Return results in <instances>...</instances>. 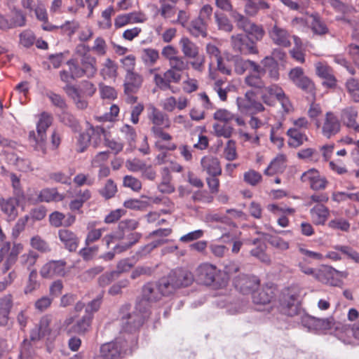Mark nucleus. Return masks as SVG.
Returning a JSON list of instances; mask_svg holds the SVG:
<instances>
[{"instance_id":"46","label":"nucleus","mask_w":359,"mask_h":359,"mask_svg":"<svg viewBox=\"0 0 359 359\" xmlns=\"http://www.w3.org/2000/svg\"><path fill=\"white\" fill-rule=\"evenodd\" d=\"M255 93L252 90H248L245 93L243 97H238L236 100L239 110L243 113H248V109L250 107L252 102L255 100Z\"/></svg>"},{"instance_id":"30","label":"nucleus","mask_w":359,"mask_h":359,"mask_svg":"<svg viewBox=\"0 0 359 359\" xmlns=\"http://www.w3.org/2000/svg\"><path fill=\"white\" fill-rule=\"evenodd\" d=\"M81 67L85 76L93 77L97 73L96 58L88 54H84L81 59Z\"/></svg>"},{"instance_id":"39","label":"nucleus","mask_w":359,"mask_h":359,"mask_svg":"<svg viewBox=\"0 0 359 359\" xmlns=\"http://www.w3.org/2000/svg\"><path fill=\"white\" fill-rule=\"evenodd\" d=\"M262 76H263L262 73H254L252 72H250L245 76L244 83L248 87L257 90L262 89L264 88L265 83Z\"/></svg>"},{"instance_id":"22","label":"nucleus","mask_w":359,"mask_h":359,"mask_svg":"<svg viewBox=\"0 0 359 359\" xmlns=\"http://www.w3.org/2000/svg\"><path fill=\"white\" fill-rule=\"evenodd\" d=\"M143 79L135 72L127 73L124 81V93L127 95L136 93L142 86Z\"/></svg>"},{"instance_id":"24","label":"nucleus","mask_w":359,"mask_h":359,"mask_svg":"<svg viewBox=\"0 0 359 359\" xmlns=\"http://www.w3.org/2000/svg\"><path fill=\"white\" fill-rule=\"evenodd\" d=\"M313 223L316 225H324L330 217V210L323 204H317L310 210Z\"/></svg>"},{"instance_id":"13","label":"nucleus","mask_w":359,"mask_h":359,"mask_svg":"<svg viewBox=\"0 0 359 359\" xmlns=\"http://www.w3.org/2000/svg\"><path fill=\"white\" fill-rule=\"evenodd\" d=\"M52 121L53 118L50 115L46 112L42 113L36 126L38 137H36L34 131L30 132L29 133V137L31 138L33 137L36 142L41 147L43 151H44L43 142L46 139V131L52 124Z\"/></svg>"},{"instance_id":"28","label":"nucleus","mask_w":359,"mask_h":359,"mask_svg":"<svg viewBox=\"0 0 359 359\" xmlns=\"http://www.w3.org/2000/svg\"><path fill=\"white\" fill-rule=\"evenodd\" d=\"M64 196L60 194L55 188H46L42 189L35 200L36 203L59 202L64 199Z\"/></svg>"},{"instance_id":"26","label":"nucleus","mask_w":359,"mask_h":359,"mask_svg":"<svg viewBox=\"0 0 359 359\" xmlns=\"http://www.w3.org/2000/svg\"><path fill=\"white\" fill-rule=\"evenodd\" d=\"M92 320V316L90 314H85L81 319L72 325L67 330V334L69 336L76 334H84L87 332L90 327Z\"/></svg>"},{"instance_id":"4","label":"nucleus","mask_w":359,"mask_h":359,"mask_svg":"<svg viewBox=\"0 0 359 359\" xmlns=\"http://www.w3.org/2000/svg\"><path fill=\"white\" fill-rule=\"evenodd\" d=\"M302 289L297 285L285 288L280 297L282 311L288 316L297 314Z\"/></svg>"},{"instance_id":"43","label":"nucleus","mask_w":359,"mask_h":359,"mask_svg":"<svg viewBox=\"0 0 359 359\" xmlns=\"http://www.w3.org/2000/svg\"><path fill=\"white\" fill-rule=\"evenodd\" d=\"M59 119L65 126L69 127L72 131L78 132L80 124L76 117L67 111L63 110L59 115Z\"/></svg>"},{"instance_id":"9","label":"nucleus","mask_w":359,"mask_h":359,"mask_svg":"<svg viewBox=\"0 0 359 359\" xmlns=\"http://www.w3.org/2000/svg\"><path fill=\"white\" fill-rule=\"evenodd\" d=\"M181 79L182 74H180L170 68L166 70L163 75L155 74L154 76V81L158 88L161 90H171L172 92H174V90L170 83H179Z\"/></svg>"},{"instance_id":"36","label":"nucleus","mask_w":359,"mask_h":359,"mask_svg":"<svg viewBox=\"0 0 359 359\" xmlns=\"http://www.w3.org/2000/svg\"><path fill=\"white\" fill-rule=\"evenodd\" d=\"M285 168V157L284 155H279L275 158L264 170L266 175H273L278 172H283Z\"/></svg>"},{"instance_id":"49","label":"nucleus","mask_w":359,"mask_h":359,"mask_svg":"<svg viewBox=\"0 0 359 359\" xmlns=\"http://www.w3.org/2000/svg\"><path fill=\"white\" fill-rule=\"evenodd\" d=\"M215 22L219 30L226 32H231L233 30V26L231 23L229 19L222 13L215 12L214 14Z\"/></svg>"},{"instance_id":"41","label":"nucleus","mask_w":359,"mask_h":359,"mask_svg":"<svg viewBox=\"0 0 359 359\" xmlns=\"http://www.w3.org/2000/svg\"><path fill=\"white\" fill-rule=\"evenodd\" d=\"M170 273L167 276L161 278L157 283V285L162 296H168L176 290Z\"/></svg>"},{"instance_id":"25","label":"nucleus","mask_w":359,"mask_h":359,"mask_svg":"<svg viewBox=\"0 0 359 359\" xmlns=\"http://www.w3.org/2000/svg\"><path fill=\"white\" fill-rule=\"evenodd\" d=\"M273 297L274 293L273 289L268 286L255 290L252 294V302L257 305L269 304Z\"/></svg>"},{"instance_id":"11","label":"nucleus","mask_w":359,"mask_h":359,"mask_svg":"<svg viewBox=\"0 0 359 359\" xmlns=\"http://www.w3.org/2000/svg\"><path fill=\"white\" fill-rule=\"evenodd\" d=\"M259 284L260 280L258 277L252 275L242 274L234 280L236 288L244 294H252L255 290L259 287Z\"/></svg>"},{"instance_id":"12","label":"nucleus","mask_w":359,"mask_h":359,"mask_svg":"<svg viewBox=\"0 0 359 359\" xmlns=\"http://www.w3.org/2000/svg\"><path fill=\"white\" fill-rule=\"evenodd\" d=\"M310 262L306 257H303L299 260L297 266L299 271L306 275L311 276L316 280L327 283L325 280V276L331 273L332 268L324 266L321 269H313L309 266Z\"/></svg>"},{"instance_id":"56","label":"nucleus","mask_w":359,"mask_h":359,"mask_svg":"<svg viewBox=\"0 0 359 359\" xmlns=\"http://www.w3.org/2000/svg\"><path fill=\"white\" fill-rule=\"evenodd\" d=\"M121 133L124 135L130 147H134L137 138L135 129L128 124H125L121 128Z\"/></svg>"},{"instance_id":"31","label":"nucleus","mask_w":359,"mask_h":359,"mask_svg":"<svg viewBox=\"0 0 359 359\" xmlns=\"http://www.w3.org/2000/svg\"><path fill=\"white\" fill-rule=\"evenodd\" d=\"M289 137L288 144L291 147L297 148L308 141L307 135L297 128H291L287 131Z\"/></svg>"},{"instance_id":"8","label":"nucleus","mask_w":359,"mask_h":359,"mask_svg":"<svg viewBox=\"0 0 359 359\" xmlns=\"http://www.w3.org/2000/svg\"><path fill=\"white\" fill-rule=\"evenodd\" d=\"M67 262L64 259L50 260L44 264L39 273L43 278H52L55 276L64 277L66 274Z\"/></svg>"},{"instance_id":"1","label":"nucleus","mask_w":359,"mask_h":359,"mask_svg":"<svg viewBox=\"0 0 359 359\" xmlns=\"http://www.w3.org/2000/svg\"><path fill=\"white\" fill-rule=\"evenodd\" d=\"M136 345L137 339L134 336H128V339L118 337L113 341L102 345L98 359H121L131 354Z\"/></svg>"},{"instance_id":"17","label":"nucleus","mask_w":359,"mask_h":359,"mask_svg":"<svg viewBox=\"0 0 359 359\" xmlns=\"http://www.w3.org/2000/svg\"><path fill=\"white\" fill-rule=\"evenodd\" d=\"M58 238L69 252L76 251L80 240L74 231L67 229H61L58 231Z\"/></svg>"},{"instance_id":"45","label":"nucleus","mask_w":359,"mask_h":359,"mask_svg":"<svg viewBox=\"0 0 359 359\" xmlns=\"http://www.w3.org/2000/svg\"><path fill=\"white\" fill-rule=\"evenodd\" d=\"M38 258L39 255L36 252L30 250L20 257L19 263L22 266L31 271L33 269L32 268L35 265Z\"/></svg>"},{"instance_id":"14","label":"nucleus","mask_w":359,"mask_h":359,"mask_svg":"<svg viewBox=\"0 0 359 359\" xmlns=\"http://www.w3.org/2000/svg\"><path fill=\"white\" fill-rule=\"evenodd\" d=\"M269 36L272 42L277 46L287 48L291 45L290 34L286 29L277 24L269 30Z\"/></svg>"},{"instance_id":"62","label":"nucleus","mask_w":359,"mask_h":359,"mask_svg":"<svg viewBox=\"0 0 359 359\" xmlns=\"http://www.w3.org/2000/svg\"><path fill=\"white\" fill-rule=\"evenodd\" d=\"M213 130L216 136L225 138H229L233 133L232 127L219 123H215L213 125Z\"/></svg>"},{"instance_id":"6","label":"nucleus","mask_w":359,"mask_h":359,"mask_svg":"<svg viewBox=\"0 0 359 359\" xmlns=\"http://www.w3.org/2000/svg\"><path fill=\"white\" fill-rule=\"evenodd\" d=\"M301 180L309 185L314 191H322L326 189L329 182L326 177L321 175L318 170L312 168L304 172L301 176Z\"/></svg>"},{"instance_id":"18","label":"nucleus","mask_w":359,"mask_h":359,"mask_svg":"<svg viewBox=\"0 0 359 359\" xmlns=\"http://www.w3.org/2000/svg\"><path fill=\"white\" fill-rule=\"evenodd\" d=\"M142 299L139 303H142V307L147 306V302H156L161 299L162 294L156 283H147L142 287Z\"/></svg>"},{"instance_id":"35","label":"nucleus","mask_w":359,"mask_h":359,"mask_svg":"<svg viewBox=\"0 0 359 359\" xmlns=\"http://www.w3.org/2000/svg\"><path fill=\"white\" fill-rule=\"evenodd\" d=\"M310 18L311 19V28L314 34L324 35L328 33V27L318 13L311 14Z\"/></svg>"},{"instance_id":"54","label":"nucleus","mask_w":359,"mask_h":359,"mask_svg":"<svg viewBox=\"0 0 359 359\" xmlns=\"http://www.w3.org/2000/svg\"><path fill=\"white\" fill-rule=\"evenodd\" d=\"M170 69L182 74V73L189 69V62L183 57L177 56L169 62Z\"/></svg>"},{"instance_id":"48","label":"nucleus","mask_w":359,"mask_h":359,"mask_svg":"<svg viewBox=\"0 0 359 359\" xmlns=\"http://www.w3.org/2000/svg\"><path fill=\"white\" fill-rule=\"evenodd\" d=\"M117 65L110 58L106 59L104 67L101 69V74L106 79H115L117 76Z\"/></svg>"},{"instance_id":"29","label":"nucleus","mask_w":359,"mask_h":359,"mask_svg":"<svg viewBox=\"0 0 359 359\" xmlns=\"http://www.w3.org/2000/svg\"><path fill=\"white\" fill-rule=\"evenodd\" d=\"M358 111L353 107H347L341 111V118L344 124L355 130L359 132V124L356 121Z\"/></svg>"},{"instance_id":"40","label":"nucleus","mask_w":359,"mask_h":359,"mask_svg":"<svg viewBox=\"0 0 359 359\" xmlns=\"http://www.w3.org/2000/svg\"><path fill=\"white\" fill-rule=\"evenodd\" d=\"M117 192V185L111 179H108L104 186L98 190L99 194L105 200L114 198Z\"/></svg>"},{"instance_id":"32","label":"nucleus","mask_w":359,"mask_h":359,"mask_svg":"<svg viewBox=\"0 0 359 359\" xmlns=\"http://www.w3.org/2000/svg\"><path fill=\"white\" fill-rule=\"evenodd\" d=\"M13 306V297L11 294H6L0 299V325H6L8 321V316Z\"/></svg>"},{"instance_id":"38","label":"nucleus","mask_w":359,"mask_h":359,"mask_svg":"<svg viewBox=\"0 0 359 359\" xmlns=\"http://www.w3.org/2000/svg\"><path fill=\"white\" fill-rule=\"evenodd\" d=\"M1 210L10 220H13L18 216V202L13 198L4 200L0 203Z\"/></svg>"},{"instance_id":"15","label":"nucleus","mask_w":359,"mask_h":359,"mask_svg":"<svg viewBox=\"0 0 359 359\" xmlns=\"http://www.w3.org/2000/svg\"><path fill=\"white\" fill-rule=\"evenodd\" d=\"M169 273L176 290L191 285L194 280V276L190 271L182 268L175 269Z\"/></svg>"},{"instance_id":"16","label":"nucleus","mask_w":359,"mask_h":359,"mask_svg":"<svg viewBox=\"0 0 359 359\" xmlns=\"http://www.w3.org/2000/svg\"><path fill=\"white\" fill-rule=\"evenodd\" d=\"M233 61L234 72L238 75H243L248 70L254 73L261 71V65L253 60L236 56L233 58Z\"/></svg>"},{"instance_id":"44","label":"nucleus","mask_w":359,"mask_h":359,"mask_svg":"<svg viewBox=\"0 0 359 359\" xmlns=\"http://www.w3.org/2000/svg\"><path fill=\"white\" fill-rule=\"evenodd\" d=\"M159 57L158 51L154 48H144L141 52L142 60L147 66L154 65L158 60Z\"/></svg>"},{"instance_id":"21","label":"nucleus","mask_w":359,"mask_h":359,"mask_svg":"<svg viewBox=\"0 0 359 359\" xmlns=\"http://www.w3.org/2000/svg\"><path fill=\"white\" fill-rule=\"evenodd\" d=\"M261 71L256 73H262L263 75L267 73L268 76L273 80L278 81L280 78V67L277 61L271 57H264L261 60Z\"/></svg>"},{"instance_id":"23","label":"nucleus","mask_w":359,"mask_h":359,"mask_svg":"<svg viewBox=\"0 0 359 359\" xmlns=\"http://www.w3.org/2000/svg\"><path fill=\"white\" fill-rule=\"evenodd\" d=\"M202 170L208 175H221L222 168L219 159L212 156H203L201 160Z\"/></svg>"},{"instance_id":"50","label":"nucleus","mask_w":359,"mask_h":359,"mask_svg":"<svg viewBox=\"0 0 359 359\" xmlns=\"http://www.w3.org/2000/svg\"><path fill=\"white\" fill-rule=\"evenodd\" d=\"M38 273L36 269L31 270L27 284L24 288L25 294H30L36 290L40 287V283L37 280Z\"/></svg>"},{"instance_id":"47","label":"nucleus","mask_w":359,"mask_h":359,"mask_svg":"<svg viewBox=\"0 0 359 359\" xmlns=\"http://www.w3.org/2000/svg\"><path fill=\"white\" fill-rule=\"evenodd\" d=\"M30 245L32 248L41 253H48L51 251L48 243L39 235L31 238Z\"/></svg>"},{"instance_id":"5","label":"nucleus","mask_w":359,"mask_h":359,"mask_svg":"<svg viewBox=\"0 0 359 359\" xmlns=\"http://www.w3.org/2000/svg\"><path fill=\"white\" fill-rule=\"evenodd\" d=\"M233 50L241 55H255L259 53L255 43L248 35L238 34L231 36Z\"/></svg>"},{"instance_id":"64","label":"nucleus","mask_w":359,"mask_h":359,"mask_svg":"<svg viewBox=\"0 0 359 359\" xmlns=\"http://www.w3.org/2000/svg\"><path fill=\"white\" fill-rule=\"evenodd\" d=\"M267 241L271 245L278 250H287V249H289V243L285 241L280 237L276 236H270L267 238Z\"/></svg>"},{"instance_id":"52","label":"nucleus","mask_w":359,"mask_h":359,"mask_svg":"<svg viewBox=\"0 0 359 359\" xmlns=\"http://www.w3.org/2000/svg\"><path fill=\"white\" fill-rule=\"evenodd\" d=\"M171 177L166 169L164 170V174L162 176L161 182L158 185V189L160 192L163 194H171L175 191V187L170 183Z\"/></svg>"},{"instance_id":"10","label":"nucleus","mask_w":359,"mask_h":359,"mask_svg":"<svg viewBox=\"0 0 359 359\" xmlns=\"http://www.w3.org/2000/svg\"><path fill=\"white\" fill-rule=\"evenodd\" d=\"M316 75L323 80L322 85L327 88L333 89L337 86V79L333 69L327 64L318 62L315 64Z\"/></svg>"},{"instance_id":"27","label":"nucleus","mask_w":359,"mask_h":359,"mask_svg":"<svg viewBox=\"0 0 359 359\" xmlns=\"http://www.w3.org/2000/svg\"><path fill=\"white\" fill-rule=\"evenodd\" d=\"M7 22L8 29L25 27L27 23L26 14L21 9L14 8L11 11Z\"/></svg>"},{"instance_id":"19","label":"nucleus","mask_w":359,"mask_h":359,"mask_svg":"<svg viewBox=\"0 0 359 359\" xmlns=\"http://www.w3.org/2000/svg\"><path fill=\"white\" fill-rule=\"evenodd\" d=\"M340 122L332 112H327L322 127V133L327 138L337 134L340 130Z\"/></svg>"},{"instance_id":"33","label":"nucleus","mask_w":359,"mask_h":359,"mask_svg":"<svg viewBox=\"0 0 359 359\" xmlns=\"http://www.w3.org/2000/svg\"><path fill=\"white\" fill-rule=\"evenodd\" d=\"M208 24L198 18L192 20L187 27L188 32L194 37L207 36Z\"/></svg>"},{"instance_id":"55","label":"nucleus","mask_w":359,"mask_h":359,"mask_svg":"<svg viewBox=\"0 0 359 359\" xmlns=\"http://www.w3.org/2000/svg\"><path fill=\"white\" fill-rule=\"evenodd\" d=\"M230 16L236 22L237 27L243 29L245 32L252 22L236 10L232 11V13H230Z\"/></svg>"},{"instance_id":"57","label":"nucleus","mask_w":359,"mask_h":359,"mask_svg":"<svg viewBox=\"0 0 359 359\" xmlns=\"http://www.w3.org/2000/svg\"><path fill=\"white\" fill-rule=\"evenodd\" d=\"M311 320L313 321V325L317 330H330L334 325V318H312Z\"/></svg>"},{"instance_id":"63","label":"nucleus","mask_w":359,"mask_h":359,"mask_svg":"<svg viewBox=\"0 0 359 359\" xmlns=\"http://www.w3.org/2000/svg\"><path fill=\"white\" fill-rule=\"evenodd\" d=\"M224 156L227 161H231L237 158L235 141L230 140L227 142L224 150Z\"/></svg>"},{"instance_id":"58","label":"nucleus","mask_w":359,"mask_h":359,"mask_svg":"<svg viewBox=\"0 0 359 359\" xmlns=\"http://www.w3.org/2000/svg\"><path fill=\"white\" fill-rule=\"evenodd\" d=\"M119 113V107L113 104L110 107V109L109 112H106L104 114L101 116H96L95 119L99 122H104V121H113L115 118L118 116Z\"/></svg>"},{"instance_id":"51","label":"nucleus","mask_w":359,"mask_h":359,"mask_svg":"<svg viewBox=\"0 0 359 359\" xmlns=\"http://www.w3.org/2000/svg\"><path fill=\"white\" fill-rule=\"evenodd\" d=\"M332 5L334 8L337 9L339 11L342 12L344 14L342 16H337V20H342L343 22L348 24H351V20L346 15V14L351 13L353 11V8L351 6H346L337 0H334L332 3Z\"/></svg>"},{"instance_id":"3","label":"nucleus","mask_w":359,"mask_h":359,"mask_svg":"<svg viewBox=\"0 0 359 359\" xmlns=\"http://www.w3.org/2000/svg\"><path fill=\"white\" fill-rule=\"evenodd\" d=\"M196 279L199 283L216 289L225 287L228 282V278L221 270L208 263L202 264L198 267Z\"/></svg>"},{"instance_id":"37","label":"nucleus","mask_w":359,"mask_h":359,"mask_svg":"<svg viewBox=\"0 0 359 359\" xmlns=\"http://www.w3.org/2000/svg\"><path fill=\"white\" fill-rule=\"evenodd\" d=\"M88 130L91 137L90 141L94 147H97L100 144L102 137L105 140L106 137L109 135V132L101 126H90Z\"/></svg>"},{"instance_id":"20","label":"nucleus","mask_w":359,"mask_h":359,"mask_svg":"<svg viewBox=\"0 0 359 359\" xmlns=\"http://www.w3.org/2000/svg\"><path fill=\"white\" fill-rule=\"evenodd\" d=\"M148 118L152 123V127L169 128L170 121L168 116L160 111L153 104H150L148 108Z\"/></svg>"},{"instance_id":"61","label":"nucleus","mask_w":359,"mask_h":359,"mask_svg":"<svg viewBox=\"0 0 359 359\" xmlns=\"http://www.w3.org/2000/svg\"><path fill=\"white\" fill-rule=\"evenodd\" d=\"M328 226L332 229L348 231L350 229V223L345 219L337 218L330 221Z\"/></svg>"},{"instance_id":"42","label":"nucleus","mask_w":359,"mask_h":359,"mask_svg":"<svg viewBox=\"0 0 359 359\" xmlns=\"http://www.w3.org/2000/svg\"><path fill=\"white\" fill-rule=\"evenodd\" d=\"M345 88L351 100L359 103V81L354 78H350L346 80Z\"/></svg>"},{"instance_id":"59","label":"nucleus","mask_w":359,"mask_h":359,"mask_svg":"<svg viewBox=\"0 0 359 359\" xmlns=\"http://www.w3.org/2000/svg\"><path fill=\"white\" fill-rule=\"evenodd\" d=\"M243 179L248 184L256 186L261 182L262 177L259 172L254 170H250L244 173Z\"/></svg>"},{"instance_id":"2","label":"nucleus","mask_w":359,"mask_h":359,"mask_svg":"<svg viewBox=\"0 0 359 359\" xmlns=\"http://www.w3.org/2000/svg\"><path fill=\"white\" fill-rule=\"evenodd\" d=\"M130 305L125 304L121 308L122 329L126 332H135L143 325L149 316L148 308L142 307V303H137L135 311L129 312Z\"/></svg>"},{"instance_id":"60","label":"nucleus","mask_w":359,"mask_h":359,"mask_svg":"<svg viewBox=\"0 0 359 359\" xmlns=\"http://www.w3.org/2000/svg\"><path fill=\"white\" fill-rule=\"evenodd\" d=\"M123 185L137 192L142 189V182L140 180L131 175H126L123 177Z\"/></svg>"},{"instance_id":"34","label":"nucleus","mask_w":359,"mask_h":359,"mask_svg":"<svg viewBox=\"0 0 359 359\" xmlns=\"http://www.w3.org/2000/svg\"><path fill=\"white\" fill-rule=\"evenodd\" d=\"M182 52L184 57L195 58L199 55L198 46L187 37H182L180 41Z\"/></svg>"},{"instance_id":"7","label":"nucleus","mask_w":359,"mask_h":359,"mask_svg":"<svg viewBox=\"0 0 359 359\" xmlns=\"http://www.w3.org/2000/svg\"><path fill=\"white\" fill-rule=\"evenodd\" d=\"M289 79L299 88L306 93L313 91L315 87L313 81L304 74L302 67H297L290 69L288 73Z\"/></svg>"},{"instance_id":"53","label":"nucleus","mask_w":359,"mask_h":359,"mask_svg":"<svg viewBox=\"0 0 359 359\" xmlns=\"http://www.w3.org/2000/svg\"><path fill=\"white\" fill-rule=\"evenodd\" d=\"M86 51L92 50L97 55H104L107 53V43L104 39L102 37H97L94 41V45L90 48L88 46H83Z\"/></svg>"}]
</instances>
